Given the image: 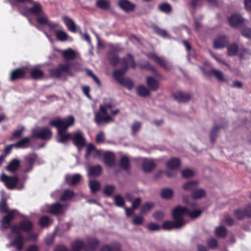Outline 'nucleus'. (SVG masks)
<instances>
[{
  "mask_svg": "<svg viewBox=\"0 0 251 251\" xmlns=\"http://www.w3.org/2000/svg\"><path fill=\"white\" fill-rule=\"evenodd\" d=\"M121 69L113 71V76L119 84L128 90H131L134 87L133 81L129 78L124 77L123 75L127 71L128 66L132 69H135L136 67L133 55L130 53H127L126 57H123L121 61Z\"/></svg>",
  "mask_w": 251,
  "mask_h": 251,
  "instance_id": "obj_1",
  "label": "nucleus"
},
{
  "mask_svg": "<svg viewBox=\"0 0 251 251\" xmlns=\"http://www.w3.org/2000/svg\"><path fill=\"white\" fill-rule=\"evenodd\" d=\"M74 123L75 118L72 116H70L63 120L57 118L50 121V125L57 129L58 135L57 141L58 143L66 144L68 141L72 139L71 133L65 134L64 132Z\"/></svg>",
  "mask_w": 251,
  "mask_h": 251,
  "instance_id": "obj_2",
  "label": "nucleus"
},
{
  "mask_svg": "<svg viewBox=\"0 0 251 251\" xmlns=\"http://www.w3.org/2000/svg\"><path fill=\"white\" fill-rule=\"evenodd\" d=\"M11 228L12 232L15 233L16 236L8 246H15L18 251H21L24 247V241L23 236L20 231H22L27 233L30 232L33 229V224L28 219H24L21 221L18 225L12 226Z\"/></svg>",
  "mask_w": 251,
  "mask_h": 251,
  "instance_id": "obj_3",
  "label": "nucleus"
},
{
  "mask_svg": "<svg viewBox=\"0 0 251 251\" xmlns=\"http://www.w3.org/2000/svg\"><path fill=\"white\" fill-rule=\"evenodd\" d=\"M16 209H10L7 201V199L2 197L0 200V213L6 214L0 220V229L5 230L11 227L12 221L16 216Z\"/></svg>",
  "mask_w": 251,
  "mask_h": 251,
  "instance_id": "obj_4",
  "label": "nucleus"
},
{
  "mask_svg": "<svg viewBox=\"0 0 251 251\" xmlns=\"http://www.w3.org/2000/svg\"><path fill=\"white\" fill-rule=\"evenodd\" d=\"M72 70L75 72L79 71V64L77 63H71L67 61L64 63L59 64L56 68L50 69L49 73L51 77L59 78L62 75L63 73L70 76H73L74 73Z\"/></svg>",
  "mask_w": 251,
  "mask_h": 251,
  "instance_id": "obj_5",
  "label": "nucleus"
},
{
  "mask_svg": "<svg viewBox=\"0 0 251 251\" xmlns=\"http://www.w3.org/2000/svg\"><path fill=\"white\" fill-rule=\"evenodd\" d=\"M52 135V131L48 127H44L37 131L36 129L32 130L31 137L32 139H40L43 140H48Z\"/></svg>",
  "mask_w": 251,
  "mask_h": 251,
  "instance_id": "obj_6",
  "label": "nucleus"
},
{
  "mask_svg": "<svg viewBox=\"0 0 251 251\" xmlns=\"http://www.w3.org/2000/svg\"><path fill=\"white\" fill-rule=\"evenodd\" d=\"M188 209L185 207L177 206L175 208L172 212V216L174 220L177 221L180 224L183 226L185 224L183 219L184 214L187 215Z\"/></svg>",
  "mask_w": 251,
  "mask_h": 251,
  "instance_id": "obj_7",
  "label": "nucleus"
},
{
  "mask_svg": "<svg viewBox=\"0 0 251 251\" xmlns=\"http://www.w3.org/2000/svg\"><path fill=\"white\" fill-rule=\"evenodd\" d=\"M0 179L9 189L15 188L19 181V178L17 176H8L5 174H2L1 175Z\"/></svg>",
  "mask_w": 251,
  "mask_h": 251,
  "instance_id": "obj_8",
  "label": "nucleus"
},
{
  "mask_svg": "<svg viewBox=\"0 0 251 251\" xmlns=\"http://www.w3.org/2000/svg\"><path fill=\"white\" fill-rule=\"evenodd\" d=\"M27 68L23 67L13 70L10 73L9 79L11 81H15L25 77Z\"/></svg>",
  "mask_w": 251,
  "mask_h": 251,
  "instance_id": "obj_9",
  "label": "nucleus"
},
{
  "mask_svg": "<svg viewBox=\"0 0 251 251\" xmlns=\"http://www.w3.org/2000/svg\"><path fill=\"white\" fill-rule=\"evenodd\" d=\"M233 213L238 220H242L246 217L251 218V204L247 205L243 209L239 208L234 210Z\"/></svg>",
  "mask_w": 251,
  "mask_h": 251,
  "instance_id": "obj_10",
  "label": "nucleus"
},
{
  "mask_svg": "<svg viewBox=\"0 0 251 251\" xmlns=\"http://www.w3.org/2000/svg\"><path fill=\"white\" fill-rule=\"evenodd\" d=\"M94 121L96 124L98 126L103 123H108L110 122L114 121L113 118L108 114H103L100 110L95 113Z\"/></svg>",
  "mask_w": 251,
  "mask_h": 251,
  "instance_id": "obj_11",
  "label": "nucleus"
},
{
  "mask_svg": "<svg viewBox=\"0 0 251 251\" xmlns=\"http://www.w3.org/2000/svg\"><path fill=\"white\" fill-rule=\"evenodd\" d=\"M37 16L38 17L36 19L37 22L41 25H47L50 30H53L58 26L57 23L50 22L44 12L43 14Z\"/></svg>",
  "mask_w": 251,
  "mask_h": 251,
  "instance_id": "obj_12",
  "label": "nucleus"
},
{
  "mask_svg": "<svg viewBox=\"0 0 251 251\" xmlns=\"http://www.w3.org/2000/svg\"><path fill=\"white\" fill-rule=\"evenodd\" d=\"M229 43L228 37L226 35L218 36L213 41V47L215 49H221L227 46Z\"/></svg>",
  "mask_w": 251,
  "mask_h": 251,
  "instance_id": "obj_13",
  "label": "nucleus"
},
{
  "mask_svg": "<svg viewBox=\"0 0 251 251\" xmlns=\"http://www.w3.org/2000/svg\"><path fill=\"white\" fill-rule=\"evenodd\" d=\"M25 3L32 4V6L29 9L31 14L35 16H39L43 14L44 10L42 5L39 2L31 0L30 2H25Z\"/></svg>",
  "mask_w": 251,
  "mask_h": 251,
  "instance_id": "obj_14",
  "label": "nucleus"
},
{
  "mask_svg": "<svg viewBox=\"0 0 251 251\" xmlns=\"http://www.w3.org/2000/svg\"><path fill=\"white\" fill-rule=\"evenodd\" d=\"M65 211L64 206L59 202L53 203L49 207V212L54 215H62L65 213Z\"/></svg>",
  "mask_w": 251,
  "mask_h": 251,
  "instance_id": "obj_15",
  "label": "nucleus"
},
{
  "mask_svg": "<svg viewBox=\"0 0 251 251\" xmlns=\"http://www.w3.org/2000/svg\"><path fill=\"white\" fill-rule=\"evenodd\" d=\"M72 139L74 145L77 147L78 150L83 148L85 145V138L80 132L75 133Z\"/></svg>",
  "mask_w": 251,
  "mask_h": 251,
  "instance_id": "obj_16",
  "label": "nucleus"
},
{
  "mask_svg": "<svg viewBox=\"0 0 251 251\" xmlns=\"http://www.w3.org/2000/svg\"><path fill=\"white\" fill-rule=\"evenodd\" d=\"M174 99L178 102H188L192 98L189 93H186L182 91H177L173 94Z\"/></svg>",
  "mask_w": 251,
  "mask_h": 251,
  "instance_id": "obj_17",
  "label": "nucleus"
},
{
  "mask_svg": "<svg viewBox=\"0 0 251 251\" xmlns=\"http://www.w3.org/2000/svg\"><path fill=\"white\" fill-rule=\"evenodd\" d=\"M115 106L114 100L111 98H105L102 104L100 105V110L103 114H106L107 109H111Z\"/></svg>",
  "mask_w": 251,
  "mask_h": 251,
  "instance_id": "obj_18",
  "label": "nucleus"
},
{
  "mask_svg": "<svg viewBox=\"0 0 251 251\" xmlns=\"http://www.w3.org/2000/svg\"><path fill=\"white\" fill-rule=\"evenodd\" d=\"M230 25L232 27H236L242 25L244 20L242 16L238 14L232 15L228 19Z\"/></svg>",
  "mask_w": 251,
  "mask_h": 251,
  "instance_id": "obj_19",
  "label": "nucleus"
},
{
  "mask_svg": "<svg viewBox=\"0 0 251 251\" xmlns=\"http://www.w3.org/2000/svg\"><path fill=\"white\" fill-rule=\"evenodd\" d=\"M103 161L105 165L112 167L114 166L115 163V154L111 151L105 152L103 155Z\"/></svg>",
  "mask_w": 251,
  "mask_h": 251,
  "instance_id": "obj_20",
  "label": "nucleus"
},
{
  "mask_svg": "<svg viewBox=\"0 0 251 251\" xmlns=\"http://www.w3.org/2000/svg\"><path fill=\"white\" fill-rule=\"evenodd\" d=\"M148 57L153 60L156 63L159 65L161 67H162L164 70H169V67L167 63L166 62V61L160 57L159 56H157L154 53H150L148 55Z\"/></svg>",
  "mask_w": 251,
  "mask_h": 251,
  "instance_id": "obj_21",
  "label": "nucleus"
},
{
  "mask_svg": "<svg viewBox=\"0 0 251 251\" xmlns=\"http://www.w3.org/2000/svg\"><path fill=\"white\" fill-rule=\"evenodd\" d=\"M118 5L122 9L126 12L132 11L135 8V5L128 0H120Z\"/></svg>",
  "mask_w": 251,
  "mask_h": 251,
  "instance_id": "obj_22",
  "label": "nucleus"
},
{
  "mask_svg": "<svg viewBox=\"0 0 251 251\" xmlns=\"http://www.w3.org/2000/svg\"><path fill=\"white\" fill-rule=\"evenodd\" d=\"M182 226L177 221L174 220V221H165L162 226V229L166 230H170L174 228H179L181 227Z\"/></svg>",
  "mask_w": 251,
  "mask_h": 251,
  "instance_id": "obj_23",
  "label": "nucleus"
},
{
  "mask_svg": "<svg viewBox=\"0 0 251 251\" xmlns=\"http://www.w3.org/2000/svg\"><path fill=\"white\" fill-rule=\"evenodd\" d=\"M99 244V241L96 238L89 239L84 245L85 251H95Z\"/></svg>",
  "mask_w": 251,
  "mask_h": 251,
  "instance_id": "obj_24",
  "label": "nucleus"
},
{
  "mask_svg": "<svg viewBox=\"0 0 251 251\" xmlns=\"http://www.w3.org/2000/svg\"><path fill=\"white\" fill-rule=\"evenodd\" d=\"M37 159V155L35 153H30L25 157V163L28 166V168L25 170V172H29L33 167V165Z\"/></svg>",
  "mask_w": 251,
  "mask_h": 251,
  "instance_id": "obj_25",
  "label": "nucleus"
},
{
  "mask_svg": "<svg viewBox=\"0 0 251 251\" xmlns=\"http://www.w3.org/2000/svg\"><path fill=\"white\" fill-rule=\"evenodd\" d=\"M108 57L110 64L114 67L116 66L118 64H121V61L123 59V58L120 59L118 54L112 50L108 52Z\"/></svg>",
  "mask_w": 251,
  "mask_h": 251,
  "instance_id": "obj_26",
  "label": "nucleus"
},
{
  "mask_svg": "<svg viewBox=\"0 0 251 251\" xmlns=\"http://www.w3.org/2000/svg\"><path fill=\"white\" fill-rule=\"evenodd\" d=\"M32 138L30 137H26L22 138L20 140L14 143L15 148L19 149L27 148L29 146L31 139Z\"/></svg>",
  "mask_w": 251,
  "mask_h": 251,
  "instance_id": "obj_27",
  "label": "nucleus"
},
{
  "mask_svg": "<svg viewBox=\"0 0 251 251\" xmlns=\"http://www.w3.org/2000/svg\"><path fill=\"white\" fill-rule=\"evenodd\" d=\"M146 83L150 90L156 91L158 90L159 86L158 82L151 76H148L146 79Z\"/></svg>",
  "mask_w": 251,
  "mask_h": 251,
  "instance_id": "obj_28",
  "label": "nucleus"
},
{
  "mask_svg": "<svg viewBox=\"0 0 251 251\" xmlns=\"http://www.w3.org/2000/svg\"><path fill=\"white\" fill-rule=\"evenodd\" d=\"M156 165L152 160H144L142 164V168L145 173L151 172L155 167Z\"/></svg>",
  "mask_w": 251,
  "mask_h": 251,
  "instance_id": "obj_29",
  "label": "nucleus"
},
{
  "mask_svg": "<svg viewBox=\"0 0 251 251\" xmlns=\"http://www.w3.org/2000/svg\"><path fill=\"white\" fill-rule=\"evenodd\" d=\"M29 73L31 78L34 80L41 79L44 76V72L36 68L31 69Z\"/></svg>",
  "mask_w": 251,
  "mask_h": 251,
  "instance_id": "obj_30",
  "label": "nucleus"
},
{
  "mask_svg": "<svg viewBox=\"0 0 251 251\" xmlns=\"http://www.w3.org/2000/svg\"><path fill=\"white\" fill-rule=\"evenodd\" d=\"M180 166V161L178 158L173 157L168 160L166 162V166L168 169L175 170Z\"/></svg>",
  "mask_w": 251,
  "mask_h": 251,
  "instance_id": "obj_31",
  "label": "nucleus"
},
{
  "mask_svg": "<svg viewBox=\"0 0 251 251\" xmlns=\"http://www.w3.org/2000/svg\"><path fill=\"white\" fill-rule=\"evenodd\" d=\"M199 184L198 180H190L184 183L182 185L183 189L185 191H190L191 193L197 187Z\"/></svg>",
  "mask_w": 251,
  "mask_h": 251,
  "instance_id": "obj_32",
  "label": "nucleus"
},
{
  "mask_svg": "<svg viewBox=\"0 0 251 251\" xmlns=\"http://www.w3.org/2000/svg\"><path fill=\"white\" fill-rule=\"evenodd\" d=\"M63 21L69 30L73 32H76V25L72 19L68 16H64Z\"/></svg>",
  "mask_w": 251,
  "mask_h": 251,
  "instance_id": "obj_33",
  "label": "nucleus"
},
{
  "mask_svg": "<svg viewBox=\"0 0 251 251\" xmlns=\"http://www.w3.org/2000/svg\"><path fill=\"white\" fill-rule=\"evenodd\" d=\"M102 172V168L100 165L92 166L89 168V175L92 176H97L100 175Z\"/></svg>",
  "mask_w": 251,
  "mask_h": 251,
  "instance_id": "obj_34",
  "label": "nucleus"
},
{
  "mask_svg": "<svg viewBox=\"0 0 251 251\" xmlns=\"http://www.w3.org/2000/svg\"><path fill=\"white\" fill-rule=\"evenodd\" d=\"M227 54L229 56H234L237 54L239 50L238 45L236 43H231L226 46Z\"/></svg>",
  "mask_w": 251,
  "mask_h": 251,
  "instance_id": "obj_35",
  "label": "nucleus"
},
{
  "mask_svg": "<svg viewBox=\"0 0 251 251\" xmlns=\"http://www.w3.org/2000/svg\"><path fill=\"white\" fill-rule=\"evenodd\" d=\"M20 161L17 159L12 160L6 167V170L11 172H15L20 167Z\"/></svg>",
  "mask_w": 251,
  "mask_h": 251,
  "instance_id": "obj_36",
  "label": "nucleus"
},
{
  "mask_svg": "<svg viewBox=\"0 0 251 251\" xmlns=\"http://www.w3.org/2000/svg\"><path fill=\"white\" fill-rule=\"evenodd\" d=\"M62 54L63 57L67 60H73L76 57L75 52L72 49L63 50Z\"/></svg>",
  "mask_w": 251,
  "mask_h": 251,
  "instance_id": "obj_37",
  "label": "nucleus"
},
{
  "mask_svg": "<svg viewBox=\"0 0 251 251\" xmlns=\"http://www.w3.org/2000/svg\"><path fill=\"white\" fill-rule=\"evenodd\" d=\"M121 249V246L119 243H115L112 245H104L100 249V251H118Z\"/></svg>",
  "mask_w": 251,
  "mask_h": 251,
  "instance_id": "obj_38",
  "label": "nucleus"
},
{
  "mask_svg": "<svg viewBox=\"0 0 251 251\" xmlns=\"http://www.w3.org/2000/svg\"><path fill=\"white\" fill-rule=\"evenodd\" d=\"M227 234V230L224 226H220L215 228V234L217 237L225 238Z\"/></svg>",
  "mask_w": 251,
  "mask_h": 251,
  "instance_id": "obj_39",
  "label": "nucleus"
},
{
  "mask_svg": "<svg viewBox=\"0 0 251 251\" xmlns=\"http://www.w3.org/2000/svg\"><path fill=\"white\" fill-rule=\"evenodd\" d=\"M205 190L202 189H195L191 193V198L194 200L200 199L205 196Z\"/></svg>",
  "mask_w": 251,
  "mask_h": 251,
  "instance_id": "obj_40",
  "label": "nucleus"
},
{
  "mask_svg": "<svg viewBox=\"0 0 251 251\" xmlns=\"http://www.w3.org/2000/svg\"><path fill=\"white\" fill-rule=\"evenodd\" d=\"M120 166L124 170L128 171L130 169L129 158L126 155L121 156L120 159Z\"/></svg>",
  "mask_w": 251,
  "mask_h": 251,
  "instance_id": "obj_41",
  "label": "nucleus"
},
{
  "mask_svg": "<svg viewBox=\"0 0 251 251\" xmlns=\"http://www.w3.org/2000/svg\"><path fill=\"white\" fill-rule=\"evenodd\" d=\"M97 8L101 10H108L110 7L109 1L106 0H97L96 3Z\"/></svg>",
  "mask_w": 251,
  "mask_h": 251,
  "instance_id": "obj_42",
  "label": "nucleus"
},
{
  "mask_svg": "<svg viewBox=\"0 0 251 251\" xmlns=\"http://www.w3.org/2000/svg\"><path fill=\"white\" fill-rule=\"evenodd\" d=\"M137 94L141 97H146L150 95L149 90L144 85H139L136 88Z\"/></svg>",
  "mask_w": 251,
  "mask_h": 251,
  "instance_id": "obj_43",
  "label": "nucleus"
},
{
  "mask_svg": "<svg viewBox=\"0 0 251 251\" xmlns=\"http://www.w3.org/2000/svg\"><path fill=\"white\" fill-rule=\"evenodd\" d=\"M158 9L160 11L166 14H169L172 11V8L171 5L166 2L159 4L158 6Z\"/></svg>",
  "mask_w": 251,
  "mask_h": 251,
  "instance_id": "obj_44",
  "label": "nucleus"
},
{
  "mask_svg": "<svg viewBox=\"0 0 251 251\" xmlns=\"http://www.w3.org/2000/svg\"><path fill=\"white\" fill-rule=\"evenodd\" d=\"M84 243L81 240H77L73 242L71 246L72 251H81L84 250Z\"/></svg>",
  "mask_w": 251,
  "mask_h": 251,
  "instance_id": "obj_45",
  "label": "nucleus"
},
{
  "mask_svg": "<svg viewBox=\"0 0 251 251\" xmlns=\"http://www.w3.org/2000/svg\"><path fill=\"white\" fill-rule=\"evenodd\" d=\"M51 223V220L48 216H43L39 219V224L43 227H48Z\"/></svg>",
  "mask_w": 251,
  "mask_h": 251,
  "instance_id": "obj_46",
  "label": "nucleus"
},
{
  "mask_svg": "<svg viewBox=\"0 0 251 251\" xmlns=\"http://www.w3.org/2000/svg\"><path fill=\"white\" fill-rule=\"evenodd\" d=\"M89 187L91 192L92 194L97 193L100 188V182L96 180H90L89 182Z\"/></svg>",
  "mask_w": 251,
  "mask_h": 251,
  "instance_id": "obj_47",
  "label": "nucleus"
},
{
  "mask_svg": "<svg viewBox=\"0 0 251 251\" xmlns=\"http://www.w3.org/2000/svg\"><path fill=\"white\" fill-rule=\"evenodd\" d=\"M81 179V176L79 174H76L70 177L67 183L72 186H74L78 184Z\"/></svg>",
  "mask_w": 251,
  "mask_h": 251,
  "instance_id": "obj_48",
  "label": "nucleus"
},
{
  "mask_svg": "<svg viewBox=\"0 0 251 251\" xmlns=\"http://www.w3.org/2000/svg\"><path fill=\"white\" fill-rule=\"evenodd\" d=\"M209 74L213 75L216 79L220 81H224L225 79L224 77L223 74L220 71L212 69L210 70Z\"/></svg>",
  "mask_w": 251,
  "mask_h": 251,
  "instance_id": "obj_49",
  "label": "nucleus"
},
{
  "mask_svg": "<svg viewBox=\"0 0 251 251\" xmlns=\"http://www.w3.org/2000/svg\"><path fill=\"white\" fill-rule=\"evenodd\" d=\"M220 126H214L210 132V141L212 144L215 142L218 133L220 130Z\"/></svg>",
  "mask_w": 251,
  "mask_h": 251,
  "instance_id": "obj_50",
  "label": "nucleus"
},
{
  "mask_svg": "<svg viewBox=\"0 0 251 251\" xmlns=\"http://www.w3.org/2000/svg\"><path fill=\"white\" fill-rule=\"evenodd\" d=\"M173 194V191L169 188H164L161 191V197L164 199H169L171 198Z\"/></svg>",
  "mask_w": 251,
  "mask_h": 251,
  "instance_id": "obj_51",
  "label": "nucleus"
},
{
  "mask_svg": "<svg viewBox=\"0 0 251 251\" xmlns=\"http://www.w3.org/2000/svg\"><path fill=\"white\" fill-rule=\"evenodd\" d=\"M56 39L61 42H64L67 40L68 38V34L62 30H57L55 31Z\"/></svg>",
  "mask_w": 251,
  "mask_h": 251,
  "instance_id": "obj_52",
  "label": "nucleus"
},
{
  "mask_svg": "<svg viewBox=\"0 0 251 251\" xmlns=\"http://www.w3.org/2000/svg\"><path fill=\"white\" fill-rule=\"evenodd\" d=\"M154 206V204L151 202H145L141 207L140 213L142 214H145L150 211Z\"/></svg>",
  "mask_w": 251,
  "mask_h": 251,
  "instance_id": "obj_53",
  "label": "nucleus"
},
{
  "mask_svg": "<svg viewBox=\"0 0 251 251\" xmlns=\"http://www.w3.org/2000/svg\"><path fill=\"white\" fill-rule=\"evenodd\" d=\"M74 192L70 190H65L61 197V200L62 201H67L73 198Z\"/></svg>",
  "mask_w": 251,
  "mask_h": 251,
  "instance_id": "obj_54",
  "label": "nucleus"
},
{
  "mask_svg": "<svg viewBox=\"0 0 251 251\" xmlns=\"http://www.w3.org/2000/svg\"><path fill=\"white\" fill-rule=\"evenodd\" d=\"M115 189V187L113 185H106L103 189V194L106 196L109 197L112 196Z\"/></svg>",
  "mask_w": 251,
  "mask_h": 251,
  "instance_id": "obj_55",
  "label": "nucleus"
},
{
  "mask_svg": "<svg viewBox=\"0 0 251 251\" xmlns=\"http://www.w3.org/2000/svg\"><path fill=\"white\" fill-rule=\"evenodd\" d=\"M115 205L118 207H123L125 205V201L120 195H116L114 198Z\"/></svg>",
  "mask_w": 251,
  "mask_h": 251,
  "instance_id": "obj_56",
  "label": "nucleus"
},
{
  "mask_svg": "<svg viewBox=\"0 0 251 251\" xmlns=\"http://www.w3.org/2000/svg\"><path fill=\"white\" fill-rule=\"evenodd\" d=\"M142 68H145L147 70L151 71L153 74L156 75L158 72L154 66L151 65L149 62H146L144 64L141 65Z\"/></svg>",
  "mask_w": 251,
  "mask_h": 251,
  "instance_id": "obj_57",
  "label": "nucleus"
},
{
  "mask_svg": "<svg viewBox=\"0 0 251 251\" xmlns=\"http://www.w3.org/2000/svg\"><path fill=\"white\" fill-rule=\"evenodd\" d=\"M251 51L247 49L242 48L239 53V56L240 60L247 59V56L250 55Z\"/></svg>",
  "mask_w": 251,
  "mask_h": 251,
  "instance_id": "obj_58",
  "label": "nucleus"
},
{
  "mask_svg": "<svg viewBox=\"0 0 251 251\" xmlns=\"http://www.w3.org/2000/svg\"><path fill=\"white\" fill-rule=\"evenodd\" d=\"M195 175L193 171L190 169H185L181 171L182 177L183 178H189L192 177Z\"/></svg>",
  "mask_w": 251,
  "mask_h": 251,
  "instance_id": "obj_59",
  "label": "nucleus"
},
{
  "mask_svg": "<svg viewBox=\"0 0 251 251\" xmlns=\"http://www.w3.org/2000/svg\"><path fill=\"white\" fill-rule=\"evenodd\" d=\"M25 128L24 126H21L19 129L15 130L12 134V136L11 138V139H17L20 138Z\"/></svg>",
  "mask_w": 251,
  "mask_h": 251,
  "instance_id": "obj_60",
  "label": "nucleus"
},
{
  "mask_svg": "<svg viewBox=\"0 0 251 251\" xmlns=\"http://www.w3.org/2000/svg\"><path fill=\"white\" fill-rule=\"evenodd\" d=\"M201 213L202 211L199 209L194 210L192 211H189L188 210L187 215L190 216L192 219H195L199 217L201 214Z\"/></svg>",
  "mask_w": 251,
  "mask_h": 251,
  "instance_id": "obj_61",
  "label": "nucleus"
},
{
  "mask_svg": "<svg viewBox=\"0 0 251 251\" xmlns=\"http://www.w3.org/2000/svg\"><path fill=\"white\" fill-rule=\"evenodd\" d=\"M147 228L151 231H157L160 229V227L159 225L155 223H150L148 224Z\"/></svg>",
  "mask_w": 251,
  "mask_h": 251,
  "instance_id": "obj_62",
  "label": "nucleus"
},
{
  "mask_svg": "<svg viewBox=\"0 0 251 251\" xmlns=\"http://www.w3.org/2000/svg\"><path fill=\"white\" fill-rule=\"evenodd\" d=\"M154 32L160 36L163 37H166L167 36V31L163 29L159 28V27L155 26L154 27Z\"/></svg>",
  "mask_w": 251,
  "mask_h": 251,
  "instance_id": "obj_63",
  "label": "nucleus"
},
{
  "mask_svg": "<svg viewBox=\"0 0 251 251\" xmlns=\"http://www.w3.org/2000/svg\"><path fill=\"white\" fill-rule=\"evenodd\" d=\"M242 35L247 38H251V29L249 27H244L241 30Z\"/></svg>",
  "mask_w": 251,
  "mask_h": 251,
  "instance_id": "obj_64",
  "label": "nucleus"
}]
</instances>
